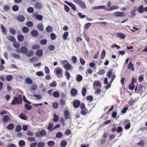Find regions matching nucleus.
<instances>
[{
	"mask_svg": "<svg viewBox=\"0 0 147 147\" xmlns=\"http://www.w3.org/2000/svg\"><path fill=\"white\" fill-rule=\"evenodd\" d=\"M60 63L64 65V67L67 70H69L71 69V65L67 60H61Z\"/></svg>",
	"mask_w": 147,
	"mask_h": 147,
	"instance_id": "obj_1",
	"label": "nucleus"
},
{
	"mask_svg": "<svg viewBox=\"0 0 147 147\" xmlns=\"http://www.w3.org/2000/svg\"><path fill=\"white\" fill-rule=\"evenodd\" d=\"M16 51L19 53H20V52H21V53L24 54H25L27 52L28 49L25 46H22L20 48V51L19 49H16Z\"/></svg>",
	"mask_w": 147,
	"mask_h": 147,
	"instance_id": "obj_2",
	"label": "nucleus"
},
{
	"mask_svg": "<svg viewBox=\"0 0 147 147\" xmlns=\"http://www.w3.org/2000/svg\"><path fill=\"white\" fill-rule=\"evenodd\" d=\"M101 86V83L99 81H95L93 83V86L95 89L99 88Z\"/></svg>",
	"mask_w": 147,
	"mask_h": 147,
	"instance_id": "obj_3",
	"label": "nucleus"
},
{
	"mask_svg": "<svg viewBox=\"0 0 147 147\" xmlns=\"http://www.w3.org/2000/svg\"><path fill=\"white\" fill-rule=\"evenodd\" d=\"M113 15L117 17H123L125 16V13L124 12H116L113 13Z\"/></svg>",
	"mask_w": 147,
	"mask_h": 147,
	"instance_id": "obj_4",
	"label": "nucleus"
},
{
	"mask_svg": "<svg viewBox=\"0 0 147 147\" xmlns=\"http://www.w3.org/2000/svg\"><path fill=\"white\" fill-rule=\"evenodd\" d=\"M17 103L19 104H22V103L19 101L17 98L16 97H14L12 101L11 104L12 105H15Z\"/></svg>",
	"mask_w": 147,
	"mask_h": 147,
	"instance_id": "obj_5",
	"label": "nucleus"
},
{
	"mask_svg": "<svg viewBox=\"0 0 147 147\" xmlns=\"http://www.w3.org/2000/svg\"><path fill=\"white\" fill-rule=\"evenodd\" d=\"M106 9V6L105 5H100L93 7L92 8L93 10L99 9Z\"/></svg>",
	"mask_w": 147,
	"mask_h": 147,
	"instance_id": "obj_6",
	"label": "nucleus"
},
{
	"mask_svg": "<svg viewBox=\"0 0 147 147\" xmlns=\"http://www.w3.org/2000/svg\"><path fill=\"white\" fill-rule=\"evenodd\" d=\"M25 19V17L23 15H19L17 17V20L20 22H23Z\"/></svg>",
	"mask_w": 147,
	"mask_h": 147,
	"instance_id": "obj_7",
	"label": "nucleus"
},
{
	"mask_svg": "<svg viewBox=\"0 0 147 147\" xmlns=\"http://www.w3.org/2000/svg\"><path fill=\"white\" fill-rule=\"evenodd\" d=\"M1 28L2 32L4 35H6L7 34V30L3 24L0 25Z\"/></svg>",
	"mask_w": 147,
	"mask_h": 147,
	"instance_id": "obj_8",
	"label": "nucleus"
},
{
	"mask_svg": "<svg viewBox=\"0 0 147 147\" xmlns=\"http://www.w3.org/2000/svg\"><path fill=\"white\" fill-rule=\"evenodd\" d=\"M35 7L37 9H40L42 7V4L39 2H36L34 4Z\"/></svg>",
	"mask_w": 147,
	"mask_h": 147,
	"instance_id": "obj_9",
	"label": "nucleus"
},
{
	"mask_svg": "<svg viewBox=\"0 0 147 147\" xmlns=\"http://www.w3.org/2000/svg\"><path fill=\"white\" fill-rule=\"evenodd\" d=\"M117 37L120 38L122 39H124L125 38V35L121 33H117L116 34Z\"/></svg>",
	"mask_w": 147,
	"mask_h": 147,
	"instance_id": "obj_10",
	"label": "nucleus"
},
{
	"mask_svg": "<svg viewBox=\"0 0 147 147\" xmlns=\"http://www.w3.org/2000/svg\"><path fill=\"white\" fill-rule=\"evenodd\" d=\"M76 79L77 82H80L82 80L83 77L80 75H77L76 77Z\"/></svg>",
	"mask_w": 147,
	"mask_h": 147,
	"instance_id": "obj_11",
	"label": "nucleus"
},
{
	"mask_svg": "<svg viewBox=\"0 0 147 147\" xmlns=\"http://www.w3.org/2000/svg\"><path fill=\"white\" fill-rule=\"evenodd\" d=\"M43 51L41 49L37 50L36 52V55L38 57H41L42 55Z\"/></svg>",
	"mask_w": 147,
	"mask_h": 147,
	"instance_id": "obj_12",
	"label": "nucleus"
},
{
	"mask_svg": "<svg viewBox=\"0 0 147 147\" xmlns=\"http://www.w3.org/2000/svg\"><path fill=\"white\" fill-rule=\"evenodd\" d=\"M73 106L76 108L78 107L80 105V102L77 100H75L73 102Z\"/></svg>",
	"mask_w": 147,
	"mask_h": 147,
	"instance_id": "obj_13",
	"label": "nucleus"
},
{
	"mask_svg": "<svg viewBox=\"0 0 147 147\" xmlns=\"http://www.w3.org/2000/svg\"><path fill=\"white\" fill-rule=\"evenodd\" d=\"M128 68L129 69H131V70L133 71L134 70V65L131 62H130L128 65Z\"/></svg>",
	"mask_w": 147,
	"mask_h": 147,
	"instance_id": "obj_14",
	"label": "nucleus"
},
{
	"mask_svg": "<svg viewBox=\"0 0 147 147\" xmlns=\"http://www.w3.org/2000/svg\"><path fill=\"white\" fill-rule=\"evenodd\" d=\"M53 28L51 26H48L46 28V31L48 33H50L53 31Z\"/></svg>",
	"mask_w": 147,
	"mask_h": 147,
	"instance_id": "obj_15",
	"label": "nucleus"
},
{
	"mask_svg": "<svg viewBox=\"0 0 147 147\" xmlns=\"http://www.w3.org/2000/svg\"><path fill=\"white\" fill-rule=\"evenodd\" d=\"M77 90L75 88H73L71 90V93L72 96H75L77 94Z\"/></svg>",
	"mask_w": 147,
	"mask_h": 147,
	"instance_id": "obj_16",
	"label": "nucleus"
},
{
	"mask_svg": "<svg viewBox=\"0 0 147 147\" xmlns=\"http://www.w3.org/2000/svg\"><path fill=\"white\" fill-rule=\"evenodd\" d=\"M68 34H69V33H68V32H67V31L65 32L64 33L62 36V37L64 40H67V37L68 36Z\"/></svg>",
	"mask_w": 147,
	"mask_h": 147,
	"instance_id": "obj_17",
	"label": "nucleus"
},
{
	"mask_svg": "<svg viewBox=\"0 0 147 147\" xmlns=\"http://www.w3.org/2000/svg\"><path fill=\"white\" fill-rule=\"evenodd\" d=\"M143 7L142 5H140L138 8V11L140 13L144 12Z\"/></svg>",
	"mask_w": 147,
	"mask_h": 147,
	"instance_id": "obj_18",
	"label": "nucleus"
},
{
	"mask_svg": "<svg viewBox=\"0 0 147 147\" xmlns=\"http://www.w3.org/2000/svg\"><path fill=\"white\" fill-rule=\"evenodd\" d=\"M32 35L34 37L37 36L38 34V32L35 30H32L31 33Z\"/></svg>",
	"mask_w": 147,
	"mask_h": 147,
	"instance_id": "obj_19",
	"label": "nucleus"
},
{
	"mask_svg": "<svg viewBox=\"0 0 147 147\" xmlns=\"http://www.w3.org/2000/svg\"><path fill=\"white\" fill-rule=\"evenodd\" d=\"M57 84V83L55 81H53L50 84L49 86L52 87H55Z\"/></svg>",
	"mask_w": 147,
	"mask_h": 147,
	"instance_id": "obj_20",
	"label": "nucleus"
},
{
	"mask_svg": "<svg viewBox=\"0 0 147 147\" xmlns=\"http://www.w3.org/2000/svg\"><path fill=\"white\" fill-rule=\"evenodd\" d=\"M53 127V124L52 123H49L47 127V129L49 131H52L54 130V127L52 128Z\"/></svg>",
	"mask_w": 147,
	"mask_h": 147,
	"instance_id": "obj_21",
	"label": "nucleus"
},
{
	"mask_svg": "<svg viewBox=\"0 0 147 147\" xmlns=\"http://www.w3.org/2000/svg\"><path fill=\"white\" fill-rule=\"evenodd\" d=\"M11 55L12 57L16 59H19L20 58V55L16 53H12L11 54Z\"/></svg>",
	"mask_w": 147,
	"mask_h": 147,
	"instance_id": "obj_22",
	"label": "nucleus"
},
{
	"mask_svg": "<svg viewBox=\"0 0 147 147\" xmlns=\"http://www.w3.org/2000/svg\"><path fill=\"white\" fill-rule=\"evenodd\" d=\"M53 95L55 98H58L59 96V92L57 91L54 92L53 93Z\"/></svg>",
	"mask_w": 147,
	"mask_h": 147,
	"instance_id": "obj_23",
	"label": "nucleus"
},
{
	"mask_svg": "<svg viewBox=\"0 0 147 147\" xmlns=\"http://www.w3.org/2000/svg\"><path fill=\"white\" fill-rule=\"evenodd\" d=\"M55 71L57 74H60L61 73L62 69L60 67L55 69Z\"/></svg>",
	"mask_w": 147,
	"mask_h": 147,
	"instance_id": "obj_24",
	"label": "nucleus"
},
{
	"mask_svg": "<svg viewBox=\"0 0 147 147\" xmlns=\"http://www.w3.org/2000/svg\"><path fill=\"white\" fill-rule=\"evenodd\" d=\"M18 39L19 41L22 42L24 40V36L22 35H19L18 36Z\"/></svg>",
	"mask_w": 147,
	"mask_h": 147,
	"instance_id": "obj_25",
	"label": "nucleus"
},
{
	"mask_svg": "<svg viewBox=\"0 0 147 147\" xmlns=\"http://www.w3.org/2000/svg\"><path fill=\"white\" fill-rule=\"evenodd\" d=\"M60 144L61 147H65L67 144V142L65 140H63L61 142Z\"/></svg>",
	"mask_w": 147,
	"mask_h": 147,
	"instance_id": "obj_26",
	"label": "nucleus"
},
{
	"mask_svg": "<svg viewBox=\"0 0 147 147\" xmlns=\"http://www.w3.org/2000/svg\"><path fill=\"white\" fill-rule=\"evenodd\" d=\"M37 28L40 31H42L43 30V26L42 23L38 24L37 26Z\"/></svg>",
	"mask_w": 147,
	"mask_h": 147,
	"instance_id": "obj_27",
	"label": "nucleus"
},
{
	"mask_svg": "<svg viewBox=\"0 0 147 147\" xmlns=\"http://www.w3.org/2000/svg\"><path fill=\"white\" fill-rule=\"evenodd\" d=\"M88 113V111L86 109L82 110L81 111V113L83 115H86Z\"/></svg>",
	"mask_w": 147,
	"mask_h": 147,
	"instance_id": "obj_28",
	"label": "nucleus"
},
{
	"mask_svg": "<svg viewBox=\"0 0 147 147\" xmlns=\"http://www.w3.org/2000/svg\"><path fill=\"white\" fill-rule=\"evenodd\" d=\"M25 142L23 140L20 141L19 142V144L20 147H23L25 145Z\"/></svg>",
	"mask_w": 147,
	"mask_h": 147,
	"instance_id": "obj_29",
	"label": "nucleus"
},
{
	"mask_svg": "<svg viewBox=\"0 0 147 147\" xmlns=\"http://www.w3.org/2000/svg\"><path fill=\"white\" fill-rule=\"evenodd\" d=\"M48 48L49 50L53 51L55 49V47L53 45H50L48 46Z\"/></svg>",
	"mask_w": 147,
	"mask_h": 147,
	"instance_id": "obj_30",
	"label": "nucleus"
},
{
	"mask_svg": "<svg viewBox=\"0 0 147 147\" xmlns=\"http://www.w3.org/2000/svg\"><path fill=\"white\" fill-rule=\"evenodd\" d=\"M63 134L61 132H58L56 134V137L59 138H61L63 137Z\"/></svg>",
	"mask_w": 147,
	"mask_h": 147,
	"instance_id": "obj_31",
	"label": "nucleus"
},
{
	"mask_svg": "<svg viewBox=\"0 0 147 147\" xmlns=\"http://www.w3.org/2000/svg\"><path fill=\"white\" fill-rule=\"evenodd\" d=\"M13 45L16 48H18L20 47V44L19 42H18L13 43Z\"/></svg>",
	"mask_w": 147,
	"mask_h": 147,
	"instance_id": "obj_32",
	"label": "nucleus"
},
{
	"mask_svg": "<svg viewBox=\"0 0 147 147\" xmlns=\"http://www.w3.org/2000/svg\"><path fill=\"white\" fill-rule=\"evenodd\" d=\"M22 29L23 32L25 33H27L29 31L28 28L26 27H23Z\"/></svg>",
	"mask_w": 147,
	"mask_h": 147,
	"instance_id": "obj_33",
	"label": "nucleus"
},
{
	"mask_svg": "<svg viewBox=\"0 0 147 147\" xmlns=\"http://www.w3.org/2000/svg\"><path fill=\"white\" fill-rule=\"evenodd\" d=\"M22 129V126L20 125H17L16 129V132H18L20 131Z\"/></svg>",
	"mask_w": 147,
	"mask_h": 147,
	"instance_id": "obj_34",
	"label": "nucleus"
},
{
	"mask_svg": "<svg viewBox=\"0 0 147 147\" xmlns=\"http://www.w3.org/2000/svg\"><path fill=\"white\" fill-rule=\"evenodd\" d=\"M51 39L52 40H55L57 37V36L54 33H52L50 34Z\"/></svg>",
	"mask_w": 147,
	"mask_h": 147,
	"instance_id": "obj_35",
	"label": "nucleus"
},
{
	"mask_svg": "<svg viewBox=\"0 0 147 147\" xmlns=\"http://www.w3.org/2000/svg\"><path fill=\"white\" fill-rule=\"evenodd\" d=\"M105 70L104 69H101L99 71H98L97 74L98 75H102V74H105Z\"/></svg>",
	"mask_w": 147,
	"mask_h": 147,
	"instance_id": "obj_36",
	"label": "nucleus"
},
{
	"mask_svg": "<svg viewBox=\"0 0 147 147\" xmlns=\"http://www.w3.org/2000/svg\"><path fill=\"white\" fill-rule=\"evenodd\" d=\"M40 47L39 45L36 44L32 46V49L33 50H35L39 49Z\"/></svg>",
	"mask_w": 147,
	"mask_h": 147,
	"instance_id": "obj_37",
	"label": "nucleus"
},
{
	"mask_svg": "<svg viewBox=\"0 0 147 147\" xmlns=\"http://www.w3.org/2000/svg\"><path fill=\"white\" fill-rule=\"evenodd\" d=\"M46 131L44 130H42L40 131V134L42 136H45L46 135Z\"/></svg>",
	"mask_w": 147,
	"mask_h": 147,
	"instance_id": "obj_38",
	"label": "nucleus"
},
{
	"mask_svg": "<svg viewBox=\"0 0 147 147\" xmlns=\"http://www.w3.org/2000/svg\"><path fill=\"white\" fill-rule=\"evenodd\" d=\"M19 7L17 5H14L12 7L13 10L15 11H17L18 10Z\"/></svg>",
	"mask_w": 147,
	"mask_h": 147,
	"instance_id": "obj_39",
	"label": "nucleus"
},
{
	"mask_svg": "<svg viewBox=\"0 0 147 147\" xmlns=\"http://www.w3.org/2000/svg\"><path fill=\"white\" fill-rule=\"evenodd\" d=\"M45 145V143L44 142H41L38 143L37 144L38 147H43Z\"/></svg>",
	"mask_w": 147,
	"mask_h": 147,
	"instance_id": "obj_40",
	"label": "nucleus"
},
{
	"mask_svg": "<svg viewBox=\"0 0 147 147\" xmlns=\"http://www.w3.org/2000/svg\"><path fill=\"white\" fill-rule=\"evenodd\" d=\"M9 119V118L8 116L6 115L3 117V120L4 122L6 123L8 121Z\"/></svg>",
	"mask_w": 147,
	"mask_h": 147,
	"instance_id": "obj_41",
	"label": "nucleus"
},
{
	"mask_svg": "<svg viewBox=\"0 0 147 147\" xmlns=\"http://www.w3.org/2000/svg\"><path fill=\"white\" fill-rule=\"evenodd\" d=\"M20 117L22 119L26 120L27 119L26 116L24 115L23 113H21L20 116Z\"/></svg>",
	"mask_w": 147,
	"mask_h": 147,
	"instance_id": "obj_42",
	"label": "nucleus"
},
{
	"mask_svg": "<svg viewBox=\"0 0 147 147\" xmlns=\"http://www.w3.org/2000/svg\"><path fill=\"white\" fill-rule=\"evenodd\" d=\"M54 142L53 141H50L47 142L48 145L49 146H51L54 145Z\"/></svg>",
	"mask_w": 147,
	"mask_h": 147,
	"instance_id": "obj_43",
	"label": "nucleus"
},
{
	"mask_svg": "<svg viewBox=\"0 0 147 147\" xmlns=\"http://www.w3.org/2000/svg\"><path fill=\"white\" fill-rule=\"evenodd\" d=\"M65 115L66 119H67L69 118V113L67 110H66L65 111Z\"/></svg>",
	"mask_w": 147,
	"mask_h": 147,
	"instance_id": "obj_44",
	"label": "nucleus"
},
{
	"mask_svg": "<svg viewBox=\"0 0 147 147\" xmlns=\"http://www.w3.org/2000/svg\"><path fill=\"white\" fill-rule=\"evenodd\" d=\"M105 53H106L105 50H103L101 52V59H103L105 56Z\"/></svg>",
	"mask_w": 147,
	"mask_h": 147,
	"instance_id": "obj_45",
	"label": "nucleus"
},
{
	"mask_svg": "<svg viewBox=\"0 0 147 147\" xmlns=\"http://www.w3.org/2000/svg\"><path fill=\"white\" fill-rule=\"evenodd\" d=\"M81 6L82 8V9H85L86 8V6L85 3L83 1H82V2L79 5Z\"/></svg>",
	"mask_w": 147,
	"mask_h": 147,
	"instance_id": "obj_46",
	"label": "nucleus"
},
{
	"mask_svg": "<svg viewBox=\"0 0 147 147\" xmlns=\"http://www.w3.org/2000/svg\"><path fill=\"white\" fill-rule=\"evenodd\" d=\"M33 55V52L32 51H29L26 55L28 57H30L32 56Z\"/></svg>",
	"mask_w": 147,
	"mask_h": 147,
	"instance_id": "obj_47",
	"label": "nucleus"
},
{
	"mask_svg": "<svg viewBox=\"0 0 147 147\" xmlns=\"http://www.w3.org/2000/svg\"><path fill=\"white\" fill-rule=\"evenodd\" d=\"M59 119L58 116L56 115L55 114H54V118L53 119V120L55 122L57 121Z\"/></svg>",
	"mask_w": 147,
	"mask_h": 147,
	"instance_id": "obj_48",
	"label": "nucleus"
},
{
	"mask_svg": "<svg viewBox=\"0 0 147 147\" xmlns=\"http://www.w3.org/2000/svg\"><path fill=\"white\" fill-rule=\"evenodd\" d=\"M86 99L89 102H91L93 100V97L92 96H88L86 97Z\"/></svg>",
	"mask_w": 147,
	"mask_h": 147,
	"instance_id": "obj_49",
	"label": "nucleus"
},
{
	"mask_svg": "<svg viewBox=\"0 0 147 147\" xmlns=\"http://www.w3.org/2000/svg\"><path fill=\"white\" fill-rule=\"evenodd\" d=\"M30 88L32 90H35L37 89V86L36 85L32 84L30 87Z\"/></svg>",
	"mask_w": 147,
	"mask_h": 147,
	"instance_id": "obj_50",
	"label": "nucleus"
},
{
	"mask_svg": "<svg viewBox=\"0 0 147 147\" xmlns=\"http://www.w3.org/2000/svg\"><path fill=\"white\" fill-rule=\"evenodd\" d=\"M34 9L32 7H29L27 8V11L28 12L32 13L33 12Z\"/></svg>",
	"mask_w": 147,
	"mask_h": 147,
	"instance_id": "obj_51",
	"label": "nucleus"
},
{
	"mask_svg": "<svg viewBox=\"0 0 147 147\" xmlns=\"http://www.w3.org/2000/svg\"><path fill=\"white\" fill-rule=\"evenodd\" d=\"M71 59L74 63H77V59L76 56H74L72 57L71 58Z\"/></svg>",
	"mask_w": 147,
	"mask_h": 147,
	"instance_id": "obj_52",
	"label": "nucleus"
},
{
	"mask_svg": "<svg viewBox=\"0 0 147 147\" xmlns=\"http://www.w3.org/2000/svg\"><path fill=\"white\" fill-rule=\"evenodd\" d=\"M26 82L29 84H30L32 83V81L30 78H28L26 79Z\"/></svg>",
	"mask_w": 147,
	"mask_h": 147,
	"instance_id": "obj_53",
	"label": "nucleus"
},
{
	"mask_svg": "<svg viewBox=\"0 0 147 147\" xmlns=\"http://www.w3.org/2000/svg\"><path fill=\"white\" fill-rule=\"evenodd\" d=\"M26 25L28 27L30 28L32 26L33 24L32 22H27Z\"/></svg>",
	"mask_w": 147,
	"mask_h": 147,
	"instance_id": "obj_54",
	"label": "nucleus"
},
{
	"mask_svg": "<svg viewBox=\"0 0 147 147\" xmlns=\"http://www.w3.org/2000/svg\"><path fill=\"white\" fill-rule=\"evenodd\" d=\"M113 70L112 69H110L107 74V77H108L109 78H110L112 74V72Z\"/></svg>",
	"mask_w": 147,
	"mask_h": 147,
	"instance_id": "obj_55",
	"label": "nucleus"
},
{
	"mask_svg": "<svg viewBox=\"0 0 147 147\" xmlns=\"http://www.w3.org/2000/svg\"><path fill=\"white\" fill-rule=\"evenodd\" d=\"M28 139L29 141L30 142L35 141L36 140L34 138L32 137H28Z\"/></svg>",
	"mask_w": 147,
	"mask_h": 147,
	"instance_id": "obj_56",
	"label": "nucleus"
},
{
	"mask_svg": "<svg viewBox=\"0 0 147 147\" xmlns=\"http://www.w3.org/2000/svg\"><path fill=\"white\" fill-rule=\"evenodd\" d=\"M47 43V40L46 39H42L40 41V43L41 45H45Z\"/></svg>",
	"mask_w": 147,
	"mask_h": 147,
	"instance_id": "obj_57",
	"label": "nucleus"
},
{
	"mask_svg": "<svg viewBox=\"0 0 147 147\" xmlns=\"http://www.w3.org/2000/svg\"><path fill=\"white\" fill-rule=\"evenodd\" d=\"M42 16L40 15H37L36 16V18L40 20H41L42 19Z\"/></svg>",
	"mask_w": 147,
	"mask_h": 147,
	"instance_id": "obj_58",
	"label": "nucleus"
},
{
	"mask_svg": "<svg viewBox=\"0 0 147 147\" xmlns=\"http://www.w3.org/2000/svg\"><path fill=\"white\" fill-rule=\"evenodd\" d=\"M25 107L27 110H30L32 108V106L28 104H26L25 105Z\"/></svg>",
	"mask_w": 147,
	"mask_h": 147,
	"instance_id": "obj_59",
	"label": "nucleus"
},
{
	"mask_svg": "<svg viewBox=\"0 0 147 147\" xmlns=\"http://www.w3.org/2000/svg\"><path fill=\"white\" fill-rule=\"evenodd\" d=\"M86 89L85 87H83L82 89V94L83 96H84L86 92Z\"/></svg>",
	"mask_w": 147,
	"mask_h": 147,
	"instance_id": "obj_60",
	"label": "nucleus"
},
{
	"mask_svg": "<svg viewBox=\"0 0 147 147\" xmlns=\"http://www.w3.org/2000/svg\"><path fill=\"white\" fill-rule=\"evenodd\" d=\"M33 96L35 97L38 100H40L41 98V96L39 95L38 94H34Z\"/></svg>",
	"mask_w": 147,
	"mask_h": 147,
	"instance_id": "obj_61",
	"label": "nucleus"
},
{
	"mask_svg": "<svg viewBox=\"0 0 147 147\" xmlns=\"http://www.w3.org/2000/svg\"><path fill=\"white\" fill-rule=\"evenodd\" d=\"M10 32L11 34L13 35H14L16 33V31L13 28H11L10 29Z\"/></svg>",
	"mask_w": 147,
	"mask_h": 147,
	"instance_id": "obj_62",
	"label": "nucleus"
},
{
	"mask_svg": "<svg viewBox=\"0 0 147 147\" xmlns=\"http://www.w3.org/2000/svg\"><path fill=\"white\" fill-rule=\"evenodd\" d=\"M45 73L46 74H48L49 72V69L47 67H45Z\"/></svg>",
	"mask_w": 147,
	"mask_h": 147,
	"instance_id": "obj_63",
	"label": "nucleus"
},
{
	"mask_svg": "<svg viewBox=\"0 0 147 147\" xmlns=\"http://www.w3.org/2000/svg\"><path fill=\"white\" fill-rule=\"evenodd\" d=\"M10 41H11L13 42H15L16 41V40L13 36H10Z\"/></svg>",
	"mask_w": 147,
	"mask_h": 147,
	"instance_id": "obj_64",
	"label": "nucleus"
}]
</instances>
